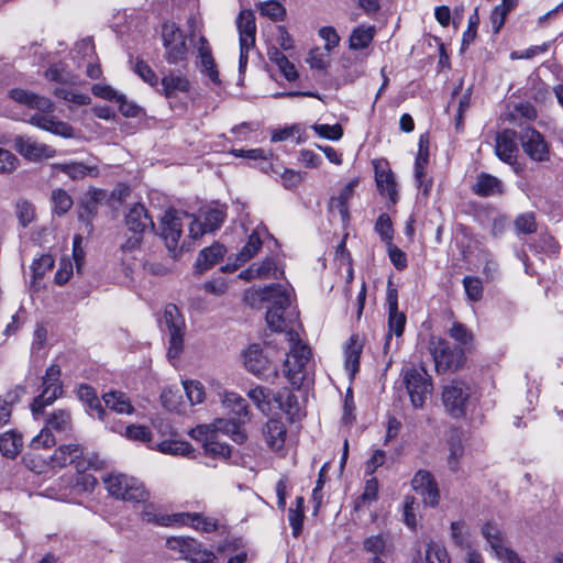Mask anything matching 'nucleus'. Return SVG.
<instances>
[{
  "instance_id": "60",
  "label": "nucleus",
  "mask_w": 563,
  "mask_h": 563,
  "mask_svg": "<svg viewBox=\"0 0 563 563\" xmlns=\"http://www.w3.org/2000/svg\"><path fill=\"white\" fill-rule=\"evenodd\" d=\"M262 247V240L256 232H253L239 254L241 262L251 260Z\"/></svg>"
},
{
  "instance_id": "48",
  "label": "nucleus",
  "mask_w": 563,
  "mask_h": 563,
  "mask_svg": "<svg viewBox=\"0 0 563 563\" xmlns=\"http://www.w3.org/2000/svg\"><path fill=\"white\" fill-rule=\"evenodd\" d=\"M427 563H451L444 545L438 542H430L426 550Z\"/></svg>"
},
{
  "instance_id": "43",
  "label": "nucleus",
  "mask_w": 563,
  "mask_h": 563,
  "mask_svg": "<svg viewBox=\"0 0 563 563\" xmlns=\"http://www.w3.org/2000/svg\"><path fill=\"white\" fill-rule=\"evenodd\" d=\"M199 218L203 225L206 227V230H209L210 232H213L220 228V225L223 223L225 218V212L222 208L214 207V208H207L206 210L200 211Z\"/></svg>"
},
{
  "instance_id": "12",
  "label": "nucleus",
  "mask_w": 563,
  "mask_h": 563,
  "mask_svg": "<svg viewBox=\"0 0 563 563\" xmlns=\"http://www.w3.org/2000/svg\"><path fill=\"white\" fill-rule=\"evenodd\" d=\"M471 387L462 380H452L444 386L442 400L446 411L454 418L463 417L471 398Z\"/></svg>"
},
{
  "instance_id": "58",
  "label": "nucleus",
  "mask_w": 563,
  "mask_h": 563,
  "mask_svg": "<svg viewBox=\"0 0 563 563\" xmlns=\"http://www.w3.org/2000/svg\"><path fill=\"white\" fill-rule=\"evenodd\" d=\"M18 220L22 227H27L35 217V208L27 200H19L15 207Z\"/></svg>"
},
{
  "instance_id": "36",
  "label": "nucleus",
  "mask_w": 563,
  "mask_h": 563,
  "mask_svg": "<svg viewBox=\"0 0 563 563\" xmlns=\"http://www.w3.org/2000/svg\"><path fill=\"white\" fill-rule=\"evenodd\" d=\"M56 168L74 180L82 179L87 175L96 177L99 174L97 166H89L78 162L58 164L56 165Z\"/></svg>"
},
{
  "instance_id": "37",
  "label": "nucleus",
  "mask_w": 563,
  "mask_h": 563,
  "mask_svg": "<svg viewBox=\"0 0 563 563\" xmlns=\"http://www.w3.org/2000/svg\"><path fill=\"white\" fill-rule=\"evenodd\" d=\"M103 401L108 409L118 413H132L133 406L129 397L122 391H110L103 395Z\"/></svg>"
},
{
  "instance_id": "15",
  "label": "nucleus",
  "mask_w": 563,
  "mask_h": 563,
  "mask_svg": "<svg viewBox=\"0 0 563 563\" xmlns=\"http://www.w3.org/2000/svg\"><path fill=\"white\" fill-rule=\"evenodd\" d=\"M13 147L21 156L30 162L52 158L56 154V151L52 146L40 143L27 135H16L13 140Z\"/></svg>"
},
{
  "instance_id": "35",
  "label": "nucleus",
  "mask_w": 563,
  "mask_h": 563,
  "mask_svg": "<svg viewBox=\"0 0 563 563\" xmlns=\"http://www.w3.org/2000/svg\"><path fill=\"white\" fill-rule=\"evenodd\" d=\"M178 522L181 525H188L196 529H199L205 532L214 531L218 527L217 521L209 517H203L200 514H178L176 515Z\"/></svg>"
},
{
  "instance_id": "4",
  "label": "nucleus",
  "mask_w": 563,
  "mask_h": 563,
  "mask_svg": "<svg viewBox=\"0 0 563 563\" xmlns=\"http://www.w3.org/2000/svg\"><path fill=\"white\" fill-rule=\"evenodd\" d=\"M106 488L115 498L142 503L148 497L143 483L125 474H110L104 479Z\"/></svg>"
},
{
  "instance_id": "17",
  "label": "nucleus",
  "mask_w": 563,
  "mask_h": 563,
  "mask_svg": "<svg viewBox=\"0 0 563 563\" xmlns=\"http://www.w3.org/2000/svg\"><path fill=\"white\" fill-rule=\"evenodd\" d=\"M413 490L422 497L424 505L434 507L439 503L438 485L429 471H418L412 481Z\"/></svg>"
},
{
  "instance_id": "53",
  "label": "nucleus",
  "mask_w": 563,
  "mask_h": 563,
  "mask_svg": "<svg viewBox=\"0 0 563 563\" xmlns=\"http://www.w3.org/2000/svg\"><path fill=\"white\" fill-rule=\"evenodd\" d=\"M55 260L51 254H43L32 263L34 282L41 279L48 271L54 267Z\"/></svg>"
},
{
  "instance_id": "64",
  "label": "nucleus",
  "mask_w": 563,
  "mask_h": 563,
  "mask_svg": "<svg viewBox=\"0 0 563 563\" xmlns=\"http://www.w3.org/2000/svg\"><path fill=\"white\" fill-rule=\"evenodd\" d=\"M515 227L519 233L530 234L536 232L537 222L534 213L525 212L522 214H519L515 220Z\"/></svg>"
},
{
  "instance_id": "52",
  "label": "nucleus",
  "mask_w": 563,
  "mask_h": 563,
  "mask_svg": "<svg viewBox=\"0 0 563 563\" xmlns=\"http://www.w3.org/2000/svg\"><path fill=\"white\" fill-rule=\"evenodd\" d=\"M258 10L262 15H265L273 21H282L286 14L285 8L275 0H269L265 2H261L258 5Z\"/></svg>"
},
{
  "instance_id": "51",
  "label": "nucleus",
  "mask_w": 563,
  "mask_h": 563,
  "mask_svg": "<svg viewBox=\"0 0 563 563\" xmlns=\"http://www.w3.org/2000/svg\"><path fill=\"white\" fill-rule=\"evenodd\" d=\"M463 286L466 297L470 301H479L483 297V285L479 278L473 276H465L463 278Z\"/></svg>"
},
{
  "instance_id": "39",
  "label": "nucleus",
  "mask_w": 563,
  "mask_h": 563,
  "mask_svg": "<svg viewBox=\"0 0 563 563\" xmlns=\"http://www.w3.org/2000/svg\"><path fill=\"white\" fill-rule=\"evenodd\" d=\"M268 58L278 67L280 73L288 81H294L298 78V73L295 65L289 62L283 52L274 48L268 52Z\"/></svg>"
},
{
  "instance_id": "46",
  "label": "nucleus",
  "mask_w": 563,
  "mask_h": 563,
  "mask_svg": "<svg viewBox=\"0 0 563 563\" xmlns=\"http://www.w3.org/2000/svg\"><path fill=\"white\" fill-rule=\"evenodd\" d=\"M247 396L260 411L263 413L271 411L272 391L268 388L256 386L255 388L250 389Z\"/></svg>"
},
{
  "instance_id": "23",
  "label": "nucleus",
  "mask_w": 563,
  "mask_h": 563,
  "mask_svg": "<svg viewBox=\"0 0 563 563\" xmlns=\"http://www.w3.org/2000/svg\"><path fill=\"white\" fill-rule=\"evenodd\" d=\"M363 549L372 556H385L394 551L393 538L389 532H379L364 539Z\"/></svg>"
},
{
  "instance_id": "11",
  "label": "nucleus",
  "mask_w": 563,
  "mask_h": 563,
  "mask_svg": "<svg viewBox=\"0 0 563 563\" xmlns=\"http://www.w3.org/2000/svg\"><path fill=\"white\" fill-rule=\"evenodd\" d=\"M236 29L240 42L239 68L243 71L247 65L249 52L255 45L256 23L251 10H242L236 18Z\"/></svg>"
},
{
  "instance_id": "1",
  "label": "nucleus",
  "mask_w": 563,
  "mask_h": 563,
  "mask_svg": "<svg viewBox=\"0 0 563 563\" xmlns=\"http://www.w3.org/2000/svg\"><path fill=\"white\" fill-rule=\"evenodd\" d=\"M255 295L260 300L271 303L265 317L267 327L275 332H285L287 341H294L298 334L295 329L297 313L290 307V289L280 284H273L258 289Z\"/></svg>"
},
{
  "instance_id": "62",
  "label": "nucleus",
  "mask_w": 563,
  "mask_h": 563,
  "mask_svg": "<svg viewBox=\"0 0 563 563\" xmlns=\"http://www.w3.org/2000/svg\"><path fill=\"white\" fill-rule=\"evenodd\" d=\"M256 273L258 278L267 279V278H279L283 275V272L278 271L276 262L267 257L261 264L255 265Z\"/></svg>"
},
{
  "instance_id": "31",
  "label": "nucleus",
  "mask_w": 563,
  "mask_h": 563,
  "mask_svg": "<svg viewBox=\"0 0 563 563\" xmlns=\"http://www.w3.org/2000/svg\"><path fill=\"white\" fill-rule=\"evenodd\" d=\"M357 184V179H352L342 188L338 197L331 198L330 200L329 208L332 211L336 210L340 213L342 221H346L349 219V200L353 197L354 189Z\"/></svg>"
},
{
  "instance_id": "45",
  "label": "nucleus",
  "mask_w": 563,
  "mask_h": 563,
  "mask_svg": "<svg viewBox=\"0 0 563 563\" xmlns=\"http://www.w3.org/2000/svg\"><path fill=\"white\" fill-rule=\"evenodd\" d=\"M158 451L170 455L190 456L194 449L186 441L165 440L158 444Z\"/></svg>"
},
{
  "instance_id": "30",
  "label": "nucleus",
  "mask_w": 563,
  "mask_h": 563,
  "mask_svg": "<svg viewBox=\"0 0 563 563\" xmlns=\"http://www.w3.org/2000/svg\"><path fill=\"white\" fill-rule=\"evenodd\" d=\"M23 448L22 434L15 430H9L0 434V452L7 459H15Z\"/></svg>"
},
{
  "instance_id": "34",
  "label": "nucleus",
  "mask_w": 563,
  "mask_h": 563,
  "mask_svg": "<svg viewBox=\"0 0 563 563\" xmlns=\"http://www.w3.org/2000/svg\"><path fill=\"white\" fill-rule=\"evenodd\" d=\"M77 396L81 401L88 405L91 416H96L100 420L106 419V410L101 406V401L91 386L80 385L77 389Z\"/></svg>"
},
{
  "instance_id": "9",
  "label": "nucleus",
  "mask_w": 563,
  "mask_h": 563,
  "mask_svg": "<svg viewBox=\"0 0 563 563\" xmlns=\"http://www.w3.org/2000/svg\"><path fill=\"white\" fill-rule=\"evenodd\" d=\"M404 383L413 407L421 408L432 390L431 378L424 367H407L402 371Z\"/></svg>"
},
{
  "instance_id": "61",
  "label": "nucleus",
  "mask_w": 563,
  "mask_h": 563,
  "mask_svg": "<svg viewBox=\"0 0 563 563\" xmlns=\"http://www.w3.org/2000/svg\"><path fill=\"white\" fill-rule=\"evenodd\" d=\"M375 231L379 234L383 241L387 244L391 243L394 229L390 217L387 213H382L375 223Z\"/></svg>"
},
{
  "instance_id": "56",
  "label": "nucleus",
  "mask_w": 563,
  "mask_h": 563,
  "mask_svg": "<svg viewBox=\"0 0 563 563\" xmlns=\"http://www.w3.org/2000/svg\"><path fill=\"white\" fill-rule=\"evenodd\" d=\"M361 350V346L353 341L345 350V367L350 372L351 376H354L358 371Z\"/></svg>"
},
{
  "instance_id": "54",
  "label": "nucleus",
  "mask_w": 563,
  "mask_h": 563,
  "mask_svg": "<svg viewBox=\"0 0 563 563\" xmlns=\"http://www.w3.org/2000/svg\"><path fill=\"white\" fill-rule=\"evenodd\" d=\"M378 497V482L375 477L366 481L363 494L355 500V509L366 503L375 501Z\"/></svg>"
},
{
  "instance_id": "44",
  "label": "nucleus",
  "mask_w": 563,
  "mask_h": 563,
  "mask_svg": "<svg viewBox=\"0 0 563 563\" xmlns=\"http://www.w3.org/2000/svg\"><path fill=\"white\" fill-rule=\"evenodd\" d=\"M517 4V0H503L501 4L495 7L490 14L492 29L494 33H498L503 27L506 16L510 10Z\"/></svg>"
},
{
  "instance_id": "38",
  "label": "nucleus",
  "mask_w": 563,
  "mask_h": 563,
  "mask_svg": "<svg viewBox=\"0 0 563 563\" xmlns=\"http://www.w3.org/2000/svg\"><path fill=\"white\" fill-rule=\"evenodd\" d=\"M374 35V26L358 25L350 36L349 47L353 51L364 49L372 43Z\"/></svg>"
},
{
  "instance_id": "33",
  "label": "nucleus",
  "mask_w": 563,
  "mask_h": 563,
  "mask_svg": "<svg viewBox=\"0 0 563 563\" xmlns=\"http://www.w3.org/2000/svg\"><path fill=\"white\" fill-rule=\"evenodd\" d=\"M51 432L56 431L58 433H69L73 430L71 415L66 409H56L52 411L46 418V424L44 427Z\"/></svg>"
},
{
  "instance_id": "32",
  "label": "nucleus",
  "mask_w": 563,
  "mask_h": 563,
  "mask_svg": "<svg viewBox=\"0 0 563 563\" xmlns=\"http://www.w3.org/2000/svg\"><path fill=\"white\" fill-rule=\"evenodd\" d=\"M224 253H225L224 246L219 243H214L209 247H205L202 251H200V253L197 257V261H196L197 269L200 273L209 269L210 267H212L213 265H216L223 258Z\"/></svg>"
},
{
  "instance_id": "22",
  "label": "nucleus",
  "mask_w": 563,
  "mask_h": 563,
  "mask_svg": "<svg viewBox=\"0 0 563 563\" xmlns=\"http://www.w3.org/2000/svg\"><path fill=\"white\" fill-rule=\"evenodd\" d=\"M518 152L517 133L506 129L496 135L495 153L506 163H511Z\"/></svg>"
},
{
  "instance_id": "24",
  "label": "nucleus",
  "mask_w": 563,
  "mask_h": 563,
  "mask_svg": "<svg viewBox=\"0 0 563 563\" xmlns=\"http://www.w3.org/2000/svg\"><path fill=\"white\" fill-rule=\"evenodd\" d=\"M128 230L135 234H143L146 229L153 228L154 223L147 210L141 203H136L129 210L125 217Z\"/></svg>"
},
{
  "instance_id": "6",
  "label": "nucleus",
  "mask_w": 563,
  "mask_h": 563,
  "mask_svg": "<svg viewBox=\"0 0 563 563\" xmlns=\"http://www.w3.org/2000/svg\"><path fill=\"white\" fill-rule=\"evenodd\" d=\"M290 343V350L284 363V373L291 385L300 387L307 375V367L311 358L310 349L301 344L299 335Z\"/></svg>"
},
{
  "instance_id": "5",
  "label": "nucleus",
  "mask_w": 563,
  "mask_h": 563,
  "mask_svg": "<svg viewBox=\"0 0 563 563\" xmlns=\"http://www.w3.org/2000/svg\"><path fill=\"white\" fill-rule=\"evenodd\" d=\"M159 323L162 330L168 331L169 334L167 356L169 361L176 360L184 349L185 320L179 309L173 303L167 305Z\"/></svg>"
},
{
  "instance_id": "47",
  "label": "nucleus",
  "mask_w": 563,
  "mask_h": 563,
  "mask_svg": "<svg viewBox=\"0 0 563 563\" xmlns=\"http://www.w3.org/2000/svg\"><path fill=\"white\" fill-rule=\"evenodd\" d=\"M19 402L16 391L9 390L0 397V427L10 422L13 406Z\"/></svg>"
},
{
  "instance_id": "8",
  "label": "nucleus",
  "mask_w": 563,
  "mask_h": 563,
  "mask_svg": "<svg viewBox=\"0 0 563 563\" xmlns=\"http://www.w3.org/2000/svg\"><path fill=\"white\" fill-rule=\"evenodd\" d=\"M189 216L186 212L169 209L161 219V238L173 257H176L183 249L180 238L183 234L184 220Z\"/></svg>"
},
{
  "instance_id": "26",
  "label": "nucleus",
  "mask_w": 563,
  "mask_h": 563,
  "mask_svg": "<svg viewBox=\"0 0 563 563\" xmlns=\"http://www.w3.org/2000/svg\"><path fill=\"white\" fill-rule=\"evenodd\" d=\"M84 454V449L77 443L59 445L49 456V463L53 467H65L73 464Z\"/></svg>"
},
{
  "instance_id": "3",
  "label": "nucleus",
  "mask_w": 563,
  "mask_h": 563,
  "mask_svg": "<svg viewBox=\"0 0 563 563\" xmlns=\"http://www.w3.org/2000/svg\"><path fill=\"white\" fill-rule=\"evenodd\" d=\"M162 43L165 49L164 58L169 65H187L189 48L186 35L176 23L165 22L162 25Z\"/></svg>"
},
{
  "instance_id": "55",
  "label": "nucleus",
  "mask_w": 563,
  "mask_h": 563,
  "mask_svg": "<svg viewBox=\"0 0 563 563\" xmlns=\"http://www.w3.org/2000/svg\"><path fill=\"white\" fill-rule=\"evenodd\" d=\"M133 70L151 87L158 86V77L146 62L137 59L134 64Z\"/></svg>"
},
{
  "instance_id": "2",
  "label": "nucleus",
  "mask_w": 563,
  "mask_h": 563,
  "mask_svg": "<svg viewBox=\"0 0 563 563\" xmlns=\"http://www.w3.org/2000/svg\"><path fill=\"white\" fill-rule=\"evenodd\" d=\"M9 95L14 101L36 110L27 120L31 125L65 139L74 136V129L53 114L55 106L51 99L19 88L11 89Z\"/></svg>"
},
{
  "instance_id": "63",
  "label": "nucleus",
  "mask_w": 563,
  "mask_h": 563,
  "mask_svg": "<svg viewBox=\"0 0 563 563\" xmlns=\"http://www.w3.org/2000/svg\"><path fill=\"white\" fill-rule=\"evenodd\" d=\"M166 545L168 549L177 551L180 554V558L186 559L187 553L190 551V547L195 545V539L173 537L167 539Z\"/></svg>"
},
{
  "instance_id": "42",
  "label": "nucleus",
  "mask_w": 563,
  "mask_h": 563,
  "mask_svg": "<svg viewBox=\"0 0 563 563\" xmlns=\"http://www.w3.org/2000/svg\"><path fill=\"white\" fill-rule=\"evenodd\" d=\"M45 78L65 85H74L76 82V76L63 63L51 65L45 71Z\"/></svg>"
},
{
  "instance_id": "50",
  "label": "nucleus",
  "mask_w": 563,
  "mask_h": 563,
  "mask_svg": "<svg viewBox=\"0 0 563 563\" xmlns=\"http://www.w3.org/2000/svg\"><path fill=\"white\" fill-rule=\"evenodd\" d=\"M186 560L191 563H216L217 556L213 552L201 549L200 544L195 540V545L190 547V551L187 553Z\"/></svg>"
},
{
  "instance_id": "16",
  "label": "nucleus",
  "mask_w": 563,
  "mask_h": 563,
  "mask_svg": "<svg viewBox=\"0 0 563 563\" xmlns=\"http://www.w3.org/2000/svg\"><path fill=\"white\" fill-rule=\"evenodd\" d=\"M520 140L525 153L533 161L543 162L549 158V145L543 135L537 130L531 128L526 129Z\"/></svg>"
},
{
  "instance_id": "18",
  "label": "nucleus",
  "mask_w": 563,
  "mask_h": 563,
  "mask_svg": "<svg viewBox=\"0 0 563 563\" xmlns=\"http://www.w3.org/2000/svg\"><path fill=\"white\" fill-rule=\"evenodd\" d=\"M387 303H388V329L389 332L386 336L385 350L389 345L391 334L397 338L401 336L406 325V314L398 310V294L395 288L387 289Z\"/></svg>"
},
{
  "instance_id": "57",
  "label": "nucleus",
  "mask_w": 563,
  "mask_h": 563,
  "mask_svg": "<svg viewBox=\"0 0 563 563\" xmlns=\"http://www.w3.org/2000/svg\"><path fill=\"white\" fill-rule=\"evenodd\" d=\"M52 201L57 214L66 213L73 206L71 197L63 189H55L52 192Z\"/></svg>"
},
{
  "instance_id": "25",
  "label": "nucleus",
  "mask_w": 563,
  "mask_h": 563,
  "mask_svg": "<svg viewBox=\"0 0 563 563\" xmlns=\"http://www.w3.org/2000/svg\"><path fill=\"white\" fill-rule=\"evenodd\" d=\"M263 434L271 450L278 452L284 448L287 430L285 423L282 420H268L263 429Z\"/></svg>"
},
{
  "instance_id": "29",
  "label": "nucleus",
  "mask_w": 563,
  "mask_h": 563,
  "mask_svg": "<svg viewBox=\"0 0 563 563\" xmlns=\"http://www.w3.org/2000/svg\"><path fill=\"white\" fill-rule=\"evenodd\" d=\"M474 194L481 197H489L503 194V183L495 176L482 173L472 186Z\"/></svg>"
},
{
  "instance_id": "21",
  "label": "nucleus",
  "mask_w": 563,
  "mask_h": 563,
  "mask_svg": "<svg viewBox=\"0 0 563 563\" xmlns=\"http://www.w3.org/2000/svg\"><path fill=\"white\" fill-rule=\"evenodd\" d=\"M222 405L231 413L235 416L234 419H229L239 423L240 428L251 420V415L246 399L241 395L233 391H225L222 396Z\"/></svg>"
},
{
  "instance_id": "19",
  "label": "nucleus",
  "mask_w": 563,
  "mask_h": 563,
  "mask_svg": "<svg viewBox=\"0 0 563 563\" xmlns=\"http://www.w3.org/2000/svg\"><path fill=\"white\" fill-rule=\"evenodd\" d=\"M451 538L455 545L466 550V563H484L482 555L472 549L470 530L464 521L451 523Z\"/></svg>"
},
{
  "instance_id": "14",
  "label": "nucleus",
  "mask_w": 563,
  "mask_h": 563,
  "mask_svg": "<svg viewBox=\"0 0 563 563\" xmlns=\"http://www.w3.org/2000/svg\"><path fill=\"white\" fill-rule=\"evenodd\" d=\"M243 362L245 368L253 375L263 378H276L278 371L272 365L267 355L264 354L258 344H252L243 354Z\"/></svg>"
},
{
  "instance_id": "7",
  "label": "nucleus",
  "mask_w": 563,
  "mask_h": 563,
  "mask_svg": "<svg viewBox=\"0 0 563 563\" xmlns=\"http://www.w3.org/2000/svg\"><path fill=\"white\" fill-rule=\"evenodd\" d=\"M62 368L58 364L49 365L42 377V391L31 405L34 416L43 413L47 406H51L63 395V383L60 380Z\"/></svg>"
},
{
  "instance_id": "41",
  "label": "nucleus",
  "mask_w": 563,
  "mask_h": 563,
  "mask_svg": "<svg viewBox=\"0 0 563 563\" xmlns=\"http://www.w3.org/2000/svg\"><path fill=\"white\" fill-rule=\"evenodd\" d=\"M273 399L278 404V408L284 410L291 419L298 418L299 407L297 397L287 388L273 395Z\"/></svg>"
},
{
  "instance_id": "40",
  "label": "nucleus",
  "mask_w": 563,
  "mask_h": 563,
  "mask_svg": "<svg viewBox=\"0 0 563 563\" xmlns=\"http://www.w3.org/2000/svg\"><path fill=\"white\" fill-rule=\"evenodd\" d=\"M429 164V153L418 152L415 162V178L419 189L422 190L424 196H428L432 183L426 181V168Z\"/></svg>"
},
{
  "instance_id": "20",
  "label": "nucleus",
  "mask_w": 563,
  "mask_h": 563,
  "mask_svg": "<svg viewBox=\"0 0 563 563\" xmlns=\"http://www.w3.org/2000/svg\"><path fill=\"white\" fill-rule=\"evenodd\" d=\"M195 47L200 60L201 73L208 76L213 84L219 85L220 76L212 55L210 43L203 35H200L197 43L195 44Z\"/></svg>"
},
{
  "instance_id": "27",
  "label": "nucleus",
  "mask_w": 563,
  "mask_h": 563,
  "mask_svg": "<svg viewBox=\"0 0 563 563\" xmlns=\"http://www.w3.org/2000/svg\"><path fill=\"white\" fill-rule=\"evenodd\" d=\"M375 180L380 195L388 197V199L396 203L397 189L393 172L379 165L375 166Z\"/></svg>"
},
{
  "instance_id": "49",
  "label": "nucleus",
  "mask_w": 563,
  "mask_h": 563,
  "mask_svg": "<svg viewBox=\"0 0 563 563\" xmlns=\"http://www.w3.org/2000/svg\"><path fill=\"white\" fill-rule=\"evenodd\" d=\"M219 433H214L212 439L203 445L207 454L214 457L229 459L231 455V449L227 443L219 441Z\"/></svg>"
},
{
  "instance_id": "59",
  "label": "nucleus",
  "mask_w": 563,
  "mask_h": 563,
  "mask_svg": "<svg viewBox=\"0 0 563 563\" xmlns=\"http://www.w3.org/2000/svg\"><path fill=\"white\" fill-rule=\"evenodd\" d=\"M184 389L191 405L201 404L205 400L203 385L198 380H189L184 383Z\"/></svg>"
},
{
  "instance_id": "13",
  "label": "nucleus",
  "mask_w": 563,
  "mask_h": 563,
  "mask_svg": "<svg viewBox=\"0 0 563 563\" xmlns=\"http://www.w3.org/2000/svg\"><path fill=\"white\" fill-rule=\"evenodd\" d=\"M431 344V353L438 373L455 371L462 366L464 361L462 349H451L449 342L443 339L432 340Z\"/></svg>"
},
{
  "instance_id": "28",
  "label": "nucleus",
  "mask_w": 563,
  "mask_h": 563,
  "mask_svg": "<svg viewBox=\"0 0 563 563\" xmlns=\"http://www.w3.org/2000/svg\"><path fill=\"white\" fill-rule=\"evenodd\" d=\"M161 86L166 98H174L180 92L189 91L190 81L185 75L169 73L162 78Z\"/></svg>"
},
{
  "instance_id": "10",
  "label": "nucleus",
  "mask_w": 563,
  "mask_h": 563,
  "mask_svg": "<svg viewBox=\"0 0 563 563\" xmlns=\"http://www.w3.org/2000/svg\"><path fill=\"white\" fill-rule=\"evenodd\" d=\"M214 433L229 435L234 442L243 443L246 440V433L240 428L239 423L223 418L216 419L210 424H199L190 431V437L200 441L205 445L212 439Z\"/></svg>"
}]
</instances>
